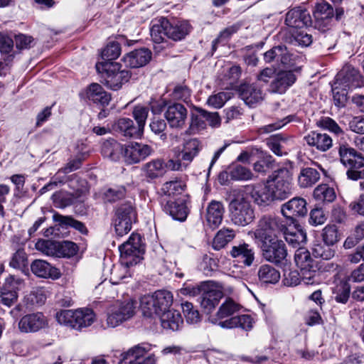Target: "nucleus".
<instances>
[{
    "instance_id": "nucleus-7",
    "label": "nucleus",
    "mask_w": 364,
    "mask_h": 364,
    "mask_svg": "<svg viewBox=\"0 0 364 364\" xmlns=\"http://www.w3.org/2000/svg\"><path fill=\"white\" fill-rule=\"evenodd\" d=\"M229 217L232 223L245 227L255 218L254 208L243 196L237 195L229 203Z\"/></svg>"
},
{
    "instance_id": "nucleus-8",
    "label": "nucleus",
    "mask_w": 364,
    "mask_h": 364,
    "mask_svg": "<svg viewBox=\"0 0 364 364\" xmlns=\"http://www.w3.org/2000/svg\"><path fill=\"white\" fill-rule=\"evenodd\" d=\"M56 319L60 324L80 330L90 326L95 320V314L90 309L61 310L56 314Z\"/></svg>"
},
{
    "instance_id": "nucleus-6",
    "label": "nucleus",
    "mask_w": 364,
    "mask_h": 364,
    "mask_svg": "<svg viewBox=\"0 0 364 364\" xmlns=\"http://www.w3.org/2000/svg\"><path fill=\"white\" fill-rule=\"evenodd\" d=\"M120 252V262L123 266L122 271L136 265L142 259L144 253V246L141 243V238L139 234L132 233L129 240L119 247Z\"/></svg>"
},
{
    "instance_id": "nucleus-4",
    "label": "nucleus",
    "mask_w": 364,
    "mask_h": 364,
    "mask_svg": "<svg viewBox=\"0 0 364 364\" xmlns=\"http://www.w3.org/2000/svg\"><path fill=\"white\" fill-rule=\"evenodd\" d=\"M286 220L272 215H263L257 222L254 231L255 238L258 243L275 240L286 228Z\"/></svg>"
},
{
    "instance_id": "nucleus-39",
    "label": "nucleus",
    "mask_w": 364,
    "mask_h": 364,
    "mask_svg": "<svg viewBox=\"0 0 364 364\" xmlns=\"http://www.w3.org/2000/svg\"><path fill=\"white\" fill-rule=\"evenodd\" d=\"M146 177L154 179L166 173V166L163 160L157 159L145 164L142 167Z\"/></svg>"
},
{
    "instance_id": "nucleus-40",
    "label": "nucleus",
    "mask_w": 364,
    "mask_h": 364,
    "mask_svg": "<svg viewBox=\"0 0 364 364\" xmlns=\"http://www.w3.org/2000/svg\"><path fill=\"white\" fill-rule=\"evenodd\" d=\"M152 346L148 343H142L130 348L122 354V360L129 361L146 359L145 354L151 350Z\"/></svg>"
},
{
    "instance_id": "nucleus-58",
    "label": "nucleus",
    "mask_w": 364,
    "mask_h": 364,
    "mask_svg": "<svg viewBox=\"0 0 364 364\" xmlns=\"http://www.w3.org/2000/svg\"><path fill=\"white\" fill-rule=\"evenodd\" d=\"M0 299L2 304L10 307L16 302L18 295L16 291L4 287L0 291Z\"/></svg>"
},
{
    "instance_id": "nucleus-36",
    "label": "nucleus",
    "mask_w": 364,
    "mask_h": 364,
    "mask_svg": "<svg viewBox=\"0 0 364 364\" xmlns=\"http://www.w3.org/2000/svg\"><path fill=\"white\" fill-rule=\"evenodd\" d=\"M224 294L219 289H209L204 291L200 297L201 307L207 312H211L219 304Z\"/></svg>"
},
{
    "instance_id": "nucleus-3",
    "label": "nucleus",
    "mask_w": 364,
    "mask_h": 364,
    "mask_svg": "<svg viewBox=\"0 0 364 364\" xmlns=\"http://www.w3.org/2000/svg\"><path fill=\"white\" fill-rule=\"evenodd\" d=\"M173 303L172 294L166 290L155 291L151 295H144L140 299V308L144 316H161Z\"/></svg>"
},
{
    "instance_id": "nucleus-14",
    "label": "nucleus",
    "mask_w": 364,
    "mask_h": 364,
    "mask_svg": "<svg viewBox=\"0 0 364 364\" xmlns=\"http://www.w3.org/2000/svg\"><path fill=\"white\" fill-rule=\"evenodd\" d=\"M264 258L272 263H282L287 256L285 244L277 239L259 243Z\"/></svg>"
},
{
    "instance_id": "nucleus-56",
    "label": "nucleus",
    "mask_w": 364,
    "mask_h": 364,
    "mask_svg": "<svg viewBox=\"0 0 364 364\" xmlns=\"http://www.w3.org/2000/svg\"><path fill=\"white\" fill-rule=\"evenodd\" d=\"M185 184L180 181H172L165 183L163 185L162 190L168 196L181 194L185 188Z\"/></svg>"
},
{
    "instance_id": "nucleus-55",
    "label": "nucleus",
    "mask_w": 364,
    "mask_h": 364,
    "mask_svg": "<svg viewBox=\"0 0 364 364\" xmlns=\"http://www.w3.org/2000/svg\"><path fill=\"white\" fill-rule=\"evenodd\" d=\"M331 245L317 244L313 248V254L316 257H321L323 259H330L335 254V251L331 247Z\"/></svg>"
},
{
    "instance_id": "nucleus-33",
    "label": "nucleus",
    "mask_w": 364,
    "mask_h": 364,
    "mask_svg": "<svg viewBox=\"0 0 364 364\" xmlns=\"http://www.w3.org/2000/svg\"><path fill=\"white\" fill-rule=\"evenodd\" d=\"M87 97L95 104L107 105L111 100V95L98 83H92L87 89Z\"/></svg>"
},
{
    "instance_id": "nucleus-29",
    "label": "nucleus",
    "mask_w": 364,
    "mask_h": 364,
    "mask_svg": "<svg viewBox=\"0 0 364 364\" xmlns=\"http://www.w3.org/2000/svg\"><path fill=\"white\" fill-rule=\"evenodd\" d=\"M306 144L321 151H326L333 146L331 137L326 133L311 132L304 137Z\"/></svg>"
},
{
    "instance_id": "nucleus-26",
    "label": "nucleus",
    "mask_w": 364,
    "mask_h": 364,
    "mask_svg": "<svg viewBox=\"0 0 364 364\" xmlns=\"http://www.w3.org/2000/svg\"><path fill=\"white\" fill-rule=\"evenodd\" d=\"M31 269L33 274L41 278L57 279L61 276L58 268L43 259L34 260L31 264Z\"/></svg>"
},
{
    "instance_id": "nucleus-30",
    "label": "nucleus",
    "mask_w": 364,
    "mask_h": 364,
    "mask_svg": "<svg viewBox=\"0 0 364 364\" xmlns=\"http://www.w3.org/2000/svg\"><path fill=\"white\" fill-rule=\"evenodd\" d=\"M250 189L251 198L258 205L266 206L274 201L267 182L264 185L247 186V190Z\"/></svg>"
},
{
    "instance_id": "nucleus-34",
    "label": "nucleus",
    "mask_w": 364,
    "mask_h": 364,
    "mask_svg": "<svg viewBox=\"0 0 364 364\" xmlns=\"http://www.w3.org/2000/svg\"><path fill=\"white\" fill-rule=\"evenodd\" d=\"M164 210L174 220L184 221L188 214L186 203L183 200H168L164 205Z\"/></svg>"
},
{
    "instance_id": "nucleus-42",
    "label": "nucleus",
    "mask_w": 364,
    "mask_h": 364,
    "mask_svg": "<svg viewBox=\"0 0 364 364\" xmlns=\"http://www.w3.org/2000/svg\"><path fill=\"white\" fill-rule=\"evenodd\" d=\"M291 141V138L283 136L281 134L271 136L267 141V145L272 151L277 156L287 154L285 145Z\"/></svg>"
},
{
    "instance_id": "nucleus-15",
    "label": "nucleus",
    "mask_w": 364,
    "mask_h": 364,
    "mask_svg": "<svg viewBox=\"0 0 364 364\" xmlns=\"http://www.w3.org/2000/svg\"><path fill=\"white\" fill-rule=\"evenodd\" d=\"M315 18V28L321 31L328 30L334 17L332 6L324 0L318 1L313 12Z\"/></svg>"
},
{
    "instance_id": "nucleus-5",
    "label": "nucleus",
    "mask_w": 364,
    "mask_h": 364,
    "mask_svg": "<svg viewBox=\"0 0 364 364\" xmlns=\"http://www.w3.org/2000/svg\"><path fill=\"white\" fill-rule=\"evenodd\" d=\"M292 173L287 168L275 171L267 181L273 200H283L292 194Z\"/></svg>"
},
{
    "instance_id": "nucleus-59",
    "label": "nucleus",
    "mask_w": 364,
    "mask_h": 364,
    "mask_svg": "<svg viewBox=\"0 0 364 364\" xmlns=\"http://www.w3.org/2000/svg\"><path fill=\"white\" fill-rule=\"evenodd\" d=\"M296 270L286 271L284 273L283 283L287 287H295L298 285L300 282L301 277Z\"/></svg>"
},
{
    "instance_id": "nucleus-49",
    "label": "nucleus",
    "mask_w": 364,
    "mask_h": 364,
    "mask_svg": "<svg viewBox=\"0 0 364 364\" xmlns=\"http://www.w3.org/2000/svg\"><path fill=\"white\" fill-rule=\"evenodd\" d=\"M10 267L23 270L28 265L27 255L23 249H18L13 254L9 262Z\"/></svg>"
},
{
    "instance_id": "nucleus-48",
    "label": "nucleus",
    "mask_w": 364,
    "mask_h": 364,
    "mask_svg": "<svg viewBox=\"0 0 364 364\" xmlns=\"http://www.w3.org/2000/svg\"><path fill=\"white\" fill-rule=\"evenodd\" d=\"M230 176L232 179L236 181H248L253 178V173L248 168L239 164L233 165L231 167Z\"/></svg>"
},
{
    "instance_id": "nucleus-63",
    "label": "nucleus",
    "mask_w": 364,
    "mask_h": 364,
    "mask_svg": "<svg viewBox=\"0 0 364 364\" xmlns=\"http://www.w3.org/2000/svg\"><path fill=\"white\" fill-rule=\"evenodd\" d=\"M173 97L178 100L188 102L191 97V90L186 85H177L175 87Z\"/></svg>"
},
{
    "instance_id": "nucleus-64",
    "label": "nucleus",
    "mask_w": 364,
    "mask_h": 364,
    "mask_svg": "<svg viewBox=\"0 0 364 364\" xmlns=\"http://www.w3.org/2000/svg\"><path fill=\"white\" fill-rule=\"evenodd\" d=\"M206 126L205 117L200 113L198 114H192L189 129L192 132H197L203 129Z\"/></svg>"
},
{
    "instance_id": "nucleus-46",
    "label": "nucleus",
    "mask_w": 364,
    "mask_h": 364,
    "mask_svg": "<svg viewBox=\"0 0 364 364\" xmlns=\"http://www.w3.org/2000/svg\"><path fill=\"white\" fill-rule=\"evenodd\" d=\"M314 197L318 202L331 203L336 198V193L333 188L326 184H322L314 189Z\"/></svg>"
},
{
    "instance_id": "nucleus-51",
    "label": "nucleus",
    "mask_w": 364,
    "mask_h": 364,
    "mask_svg": "<svg viewBox=\"0 0 364 364\" xmlns=\"http://www.w3.org/2000/svg\"><path fill=\"white\" fill-rule=\"evenodd\" d=\"M324 243L328 245H334L339 240L338 228L334 225H326L322 232Z\"/></svg>"
},
{
    "instance_id": "nucleus-37",
    "label": "nucleus",
    "mask_w": 364,
    "mask_h": 364,
    "mask_svg": "<svg viewBox=\"0 0 364 364\" xmlns=\"http://www.w3.org/2000/svg\"><path fill=\"white\" fill-rule=\"evenodd\" d=\"M123 146L114 139H109L102 145V154L112 161H116L120 159L124 152Z\"/></svg>"
},
{
    "instance_id": "nucleus-38",
    "label": "nucleus",
    "mask_w": 364,
    "mask_h": 364,
    "mask_svg": "<svg viewBox=\"0 0 364 364\" xmlns=\"http://www.w3.org/2000/svg\"><path fill=\"white\" fill-rule=\"evenodd\" d=\"M321 174L316 168L306 167L301 169L298 176V184L301 188H309L316 184Z\"/></svg>"
},
{
    "instance_id": "nucleus-47",
    "label": "nucleus",
    "mask_w": 364,
    "mask_h": 364,
    "mask_svg": "<svg viewBox=\"0 0 364 364\" xmlns=\"http://www.w3.org/2000/svg\"><path fill=\"white\" fill-rule=\"evenodd\" d=\"M350 286L345 281H341L334 288V299L338 303L346 304L350 297Z\"/></svg>"
},
{
    "instance_id": "nucleus-31",
    "label": "nucleus",
    "mask_w": 364,
    "mask_h": 364,
    "mask_svg": "<svg viewBox=\"0 0 364 364\" xmlns=\"http://www.w3.org/2000/svg\"><path fill=\"white\" fill-rule=\"evenodd\" d=\"M203 148L201 141L197 138H191L184 140L183 149L180 154L181 161L187 164L191 163L199 154Z\"/></svg>"
},
{
    "instance_id": "nucleus-35",
    "label": "nucleus",
    "mask_w": 364,
    "mask_h": 364,
    "mask_svg": "<svg viewBox=\"0 0 364 364\" xmlns=\"http://www.w3.org/2000/svg\"><path fill=\"white\" fill-rule=\"evenodd\" d=\"M113 129L115 132L129 138L138 137L142 134L139 128H138L129 118L124 117L119 119L115 122Z\"/></svg>"
},
{
    "instance_id": "nucleus-19",
    "label": "nucleus",
    "mask_w": 364,
    "mask_h": 364,
    "mask_svg": "<svg viewBox=\"0 0 364 364\" xmlns=\"http://www.w3.org/2000/svg\"><path fill=\"white\" fill-rule=\"evenodd\" d=\"M188 110L181 103H172L167 106L164 117L171 128L182 129L187 119Z\"/></svg>"
},
{
    "instance_id": "nucleus-45",
    "label": "nucleus",
    "mask_w": 364,
    "mask_h": 364,
    "mask_svg": "<svg viewBox=\"0 0 364 364\" xmlns=\"http://www.w3.org/2000/svg\"><path fill=\"white\" fill-rule=\"evenodd\" d=\"M235 237V232L232 229L223 228L220 230L214 237L213 246L215 250L224 247Z\"/></svg>"
},
{
    "instance_id": "nucleus-22",
    "label": "nucleus",
    "mask_w": 364,
    "mask_h": 364,
    "mask_svg": "<svg viewBox=\"0 0 364 364\" xmlns=\"http://www.w3.org/2000/svg\"><path fill=\"white\" fill-rule=\"evenodd\" d=\"M296 77L291 70H281L274 77L269 85V91L272 93L283 94L296 81Z\"/></svg>"
},
{
    "instance_id": "nucleus-25",
    "label": "nucleus",
    "mask_w": 364,
    "mask_h": 364,
    "mask_svg": "<svg viewBox=\"0 0 364 364\" xmlns=\"http://www.w3.org/2000/svg\"><path fill=\"white\" fill-rule=\"evenodd\" d=\"M286 228L282 235L286 242L294 248L299 247L306 242V232L296 223H290L286 221Z\"/></svg>"
},
{
    "instance_id": "nucleus-1",
    "label": "nucleus",
    "mask_w": 364,
    "mask_h": 364,
    "mask_svg": "<svg viewBox=\"0 0 364 364\" xmlns=\"http://www.w3.org/2000/svg\"><path fill=\"white\" fill-rule=\"evenodd\" d=\"M242 309V306L231 298H226L221 304L215 315L209 320L223 328H240L250 330L252 328V319L250 315L234 316Z\"/></svg>"
},
{
    "instance_id": "nucleus-41",
    "label": "nucleus",
    "mask_w": 364,
    "mask_h": 364,
    "mask_svg": "<svg viewBox=\"0 0 364 364\" xmlns=\"http://www.w3.org/2000/svg\"><path fill=\"white\" fill-rule=\"evenodd\" d=\"M53 219L55 222L58 223L60 226L68 228L72 227L82 234H87L88 230L85 224L80 221L74 219L71 216L62 215L55 213L53 215Z\"/></svg>"
},
{
    "instance_id": "nucleus-20",
    "label": "nucleus",
    "mask_w": 364,
    "mask_h": 364,
    "mask_svg": "<svg viewBox=\"0 0 364 364\" xmlns=\"http://www.w3.org/2000/svg\"><path fill=\"white\" fill-rule=\"evenodd\" d=\"M338 153L341 163L348 166V170H357L364 166V157L348 144H341Z\"/></svg>"
},
{
    "instance_id": "nucleus-28",
    "label": "nucleus",
    "mask_w": 364,
    "mask_h": 364,
    "mask_svg": "<svg viewBox=\"0 0 364 364\" xmlns=\"http://www.w3.org/2000/svg\"><path fill=\"white\" fill-rule=\"evenodd\" d=\"M224 212L225 209L222 202L210 201L206 208L205 219L208 225L212 229L218 228L222 223Z\"/></svg>"
},
{
    "instance_id": "nucleus-60",
    "label": "nucleus",
    "mask_w": 364,
    "mask_h": 364,
    "mask_svg": "<svg viewBox=\"0 0 364 364\" xmlns=\"http://www.w3.org/2000/svg\"><path fill=\"white\" fill-rule=\"evenodd\" d=\"M15 43L19 50L28 49L34 45V38L31 36L19 33L15 36Z\"/></svg>"
},
{
    "instance_id": "nucleus-44",
    "label": "nucleus",
    "mask_w": 364,
    "mask_h": 364,
    "mask_svg": "<svg viewBox=\"0 0 364 364\" xmlns=\"http://www.w3.org/2000/svg\"><path fill=\"white\" fill-rule=\"evenodd\" d=\"M294 260L296 266L300 269L311 268L313 264H316L311 257L310 252L303 247H299L296 250Z\"/></svg>"
},
{
    "instance_id": "nucleus-52",
    "label": "nucleus",
    "mask_w": 364,
    "mask_h": 364,
    "mask_svg": "<svg viewBox=\"0 0 364 364\" xmlns=\"http://www.w3.org/2000/svg\"><path fill=\"white\" fill-rule=\"evenodd\" d=\"M149 109L144 106L137 105L133 109V116L136 121L137 127L143 133L144 128L148 117Z\"/></svg>"
},
{
    "instance_id": "nucleus-61",
    "label": "nucleus",
    "mask_w": 364,
    "mask_h": 364,
    "mask_svg": "<svg viewBox=\"0 0 364 364\" xmlns=\"http://www.w3.org/2000/svg\"><path fill=\"white\" fill-rule=\"evenodd\" d=\"M317 264H314L311 268L300 269L302 281L306 284H313L316 282Z\"/></svg>"
},
{
    "instance_id": "nucleus-21",
    "label": "nucleus",
    "mask_w": 364,
    "mask_h": 364,
    "mask_svg": "<svg viewBox=\"0 0 364 364\" xmlns=\"http://www.w3.org/2000/svg\"><path fill=\"white\" fill-rule=\"evenodd\" d=\"M360 83L359 72L350 65L345 66L336 77V84L343 90L358 87Z\"/></svg>"
},
{
    "instance_id": "nucleus-27",
    "label": "nucleus",
    "mask_w": 364,
    "mask_h": 364,
    "mask_svg": "<svg viewBox=\"0 0 364 364\" xmlns=\"http://www.w3.org/2000/svg\"><path fill=\"white\" fill-rule=\"evenodd\" d=\"M151 59V52L147 48L136 49L123 58L127 66L130 68H140L146 65Z\"/></svg>"
},
{
    "instance_id": "nucleus-50",
    "label": "nucleus",
    "mask_w": 364,
    "mask_h": 364,
    "mask_svg": "<svg viewBox=\"0 0 364 364\" xmlns=\"http://www.w3.org/2000/svg\"><path fill=\"white\" fill-rule=\"evenodd\" d=\"M121 53L120 45L117 42L109 43L102 51V58L105 62H112L117 58Z\"/></svg>"
},
{
    "instance_id": "nucleus-62",
    "label": "nucleus",
    "mask_w": 364,
    "mask_h": 364,
    "mask_svg": "<svg viewBox=\"0 0 364 364\" xmlns=\"http://www.w3.org/2000/svg\"><path fill=\"white\" fill-rule=\"evenodd\" d=\"M230 98L229 94L227 92H219L217 95L209 97L208 103L209 105L215 108H220Z\"/></svg>"
},
{
    "instance_id": "nucleus-18",
    "label": "nucleus",
    "mask_w": 364,
    "mask_h": 364,
    "mask_svg": "<svg viewBox=\"0 0 364 364\" xmlns=\"http://www.w3.org/2000/svg\"><path fill=\"white\" fill-rule=\"evenodd\" d=\"M240 98L249 107H255L264 99L261 87L257 83H242L238 87Z\"/></svg>"
},
{
    "instance_id": "nucleus-53",
    "label": "nucleus",
    "mask_w": 364,
    "mask_h": 364,
    "mask_svg": "<svg viewBox=\"0 0 364 364\" xmlns=\"http://www.w3.org/2000/svg\"><path fill=\"white\" fill-rule=\"evenodd\" d=\"M318 125L321 128L329 130L338 136L344 135V132L342 129L335 120L330 117H323L318 122Z\"/></svg>"
},
{
    "instance_id": "nucleus-43",
    "label": "nucleus",
    "mask_w": 364,
    "mask_h": 364,
    "mask_svg": "<svg viewBox=\"0 0 364 364\" xmlns=\"http://www.w3.org/2000/svg\"><path fill=\"white\" fill-rule=\"evenodd\" d=\"M259 279L264 283L275 284L280 279V273L269 264H262L258 270Z\"/></svg>"
},
{
    "instance_id": "nucleus-12",
    "label": "nucleus",
    "mask_w": 364,
    "mask_h": 364,
    "mask_svg": "<svg viewBox=\"0 0 364 364\" xmlns=\"http://www.w3.org/2000/svg\"><path fill=\"white\" fill-rule=\"evenodd\" d=\"M136 303L132 299L117 302L112 308L107 318L109 327L114 328L134 316Z\"/></svg>"
},
{
    "instance_id": "nucleus-17",
    "label": "nucleus",
    "mask_w": 364,
    "mask_h": 364,
    "mask_svg": "<svg viewBox=\"0 0 364 364\" xmlns=\"http://www.w3.org/2000/svg\"><path fill=\"white\" fill-rule=\"evenodd\" d=\"M153 149L147 144L132 142L125 146L123 156L129 164H137L150 156Z\"/></svg>"
},
{
    "instance_id": "nucleus-16",
    "label": "nucleus",
    "mask_w": 364,
    "mask_h": 364,
    "mask_svg": "<svg viewBox=\"0 0 364 364\" xmlns=\"http://www.w3.org/2000/svg\"><path fill=\"white\" fill-rule=\"evenodd\" d=\"M282 213L288 223H295L296 217H303L307 213L306 202L300 197H295L284 203L282 206Z\"/></svg>"
},
{
    "instance_id": "nucleus-9",
    "label": "nucleus",
    "mask_w": 364,
    "mask_h": 364,
    "mask_svg": "<svg viewBox=\"0 0 364 364\" xmlns=\"http://www.w3.org/2000/svg\"><path fill=\"white\" fill-rule=\"evenodd\" d=\"M100 67L106 73L105 81L108 87L112 90H117L122 85L127 82L131 77L130 71L122 69V65L118 63L102 62L96 65L97 70L100 72Z\"/></svg>"
},
{
    "instance_id": "nucleus-23",
    "label": "nucleus",
    "mask_w": 364,
    "mask_h": 364,
    "mask_svg": "<svg viewBox=\"0 0 364 364\" xmlns=\"http://www.w3.org/2000/svg\"><path fill=\"white\" fill-rule=\"evenodd\" d=\"M285 23L288 26L301 28L311 26L312 20L306 9L296 7L287 12Z\"/></svg>"
},
{
    "instance_id": "nucleus-57",
    "label": "nucleus",
    "mask_w": 364,
    "mask_h": 364,
    "mask_svg": "<svg viewBox=\"0 0 364 364\" xmlns=\"http://www.w3.org/2000/svg\"><path fill=\"white\" fill-rule=\"evenodd\" d=\"M124 195V187H114L107 189L103 193V197L106 201L112 203L122 198Z\"/></svg>"
},
{
    "instance_id": "nucleus-54",
    "label": "nucleus",
    "mask_w": 364,
    "mask_h": 364,
    "mask_svg": "<svg viewBox=\"0 0 364 364\" xmlns=\"http://www.w3.org/2000/svg\"><path fill=\"white\" fill-rule=\"evenodd\" d=\"M274 160L272 156L267 155L254 164V170L262 174L266 173L269 169L273 168Z\"/></svg>"
},
{
    "instance_id": "nucleus-11",
    "label": "nucleus",
    "mask_w": 364,
    "mask_h": 364,
    "mask_svg": "<svg viewBox=\"0 0 364 364\" xmlns=\"http://www.w3.org/2000/svg\"><path fill=\"white\" fill-rule=\"evenodd\" d=\"M36 247L43 253L57 257H70L78 251L77 245L70 241L55 242L39 240Z\"/></svg>"
},
{
    "instance_id": "nucleus-2",
    "label": "nucleus",
    "mask_w": 364,
    "mask_h": 364,
    "mask_svg": "<svg viewBox=\"0 0 364 364\" xmlns=\"http://www.w3.org/2000/svg\"><path fill=\"white\" fill-rule=\"evenodd\" d=\"M191 26L186 21L171 23L161 17L152 21L151 36L154 43H161L166 38L177 41L184 38L190 32Z\"/></svg>"
},
{
    "instance_id": "nucleus-32",
    "label": "nucleus",
    "mask_w": 364,
    "mask_h": 364,
    "mask_svg": "<svg viewBox=\"0 0 364 364\" xmlns=\"http://www.w3.org/2000/svg\"><path fill=\"white\" fill-rule=\"evenodd\" d=\"M161 326L164 329H169L173 331H178L183 323L181 314L170 308L166 310L161 316Z\"/></svg>"
},
{
    "instance_id": "nucleus-13",
    "label": "nucleus",
    "mask_w": 364,
    "mask_h": 364,
    "mask_svg": "<svg viewBox=\"0 0 364 364\" xmlns=\"http://www.w3.org/2000/svg\"><path fill=\"white\" fill-rule=\"evenodd\" d=\"M48 326V320L41 312L26 314L18 322V329L21 333H35Z\"/></svg>"
},
{
    "instance_id": "nucleus-10",
    "label": "nucleus",
    "mask_w": 364,
    "mask_h": 364,
    "mask_svg": "<svg viewBox=\"0 0 364 364\" xmlns=\"http://www.w3.org/2000/svg\"><path fill=\"white\" fill-rule=\"evenodd\" d=\"M136 220V212L131 201L119 205L115 210L114 229L119 236L128 233Z\"/></svg>"
},
{
    "instance_id": "nucleus-24",
    "label": "nucleus",
    "mask_w": 364,
    "mask_h": 364,
    "mask_svg": "<svg viewBox=\"0 0 364 364\" xmlns=\"http://www.w3.org/2000/svg\"><path fill=\"white\" fill-rule=\"evenodd\" d=\"M230 255L245 267H250L255 260V250L250 245L243 242L232 247Z\"/></svg>"
}]
</instances>
